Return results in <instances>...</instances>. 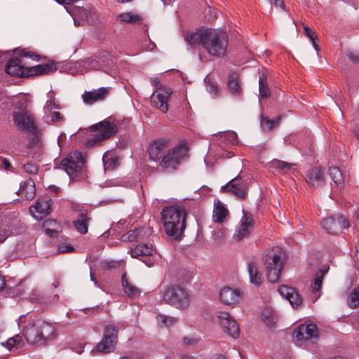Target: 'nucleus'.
<instances>
[{
	"instance_id": "19",
	"label": "nucleus",
	"mask_w": 359,
	"mask_h": 359,
	"mask_svg": "<svg viewBox=\"0 0 359 359\" xmlns=\"http://www.w3.org/2000/svg\"><path fill=\"white\" fill-rule=\"evenodd\" d=\"M294 336L297 341H302L317 338L318 336V327L315 324L301 325L294 332Z\"/></svg>"
},
{
	"instance_id": "53",
	"label": "nucleus",
	"mask_w": 359,
	"mask_h": 359,
	"mask_svg": "<svg viewBox=\"0 0 359 359\" xmlns=\"http://www.w3.org/2000/svg\"><path fill=\"white\" fill-rule=\"evenodd\" d=\"M11 235L9 228L6 224L0 225V242L4 241Z\"/></svg>"
},
{
	"instance_id": "7",
	"label": "nucleus",
	"mask_w": 359,
	"mask_h": 359,
	"mask_svg": "<svg viewBox=\"0 0 359 359\" xmlns=\"http://www.w3.org/2000/svg\"><path fill=\"white\" fill-rule=\"evenodd\" d=\"M163 300L167 304L181 310L187 309L190 305L189 294L180 287H168L164 292Z\"/></svg>"
},
{
	"instance_id": "33",
	"label": "nucleus",
	"mask_w": 359,
	"mask_h": 359,
	"mask_svg": "<svg viewBox=\"0 0 359 359\" xmlns=\"http://www.w3.org/2000/svg\"><path fill=\"white\" fill-rule=\"evenodd\" d=\"M88 222L89 218L87 217V211L83 210L80 212L79 219L74 222V226L81 233L85 234L88 231Z\"/></svg>"
},
{
	"instance_id": "25",
	"label": "nucleus",
	"mask_w": 359,
	"mask_h": 359,
	"mask_svg": "<svg viewBox=\"0 0 359 359\" xmlns=\"http://www.w3.org/2000/svg\"><path fill=\"white\" fill-rule=\"evenodd\" d=\"M306 182L313 187H320L324 182L322 170L318 168L311 169L306 175Z\"/></svg>"
},
{
	"instance_id": "43",
	"label": "nucleus",
	"mask_w": 359,
	"mask_h": 359,
	"mask_svg": "<svg viewBox=\"0 0 359 359\" xmlns=\"http://www.w3.org/2000/svg\"><path fill=\"white\" fill-rule=\"evenodd\" d=\"M29 69L32 70V73L29 74V75L45 74L51 72L53 70H55V67L50 64H44L36 65L34 67L29 68Z\"/></svg>"
},
{
	"instance_id": "24",
	"label": "nucleus",
	"mask_w": 359,
	"mask_h": 359,
	"mask_svg": "<svg viewBox=\"0 0 359 359\" xmlns=\"http://www.w3.org/2000/svg\"><path fill=\"white\" fill-rule=\"evenodd\" d=\"M208 28L200 29L199 30L187 34L184 39L192 47H196L200 45L203 46L205 41V34L208 32Z\"/></svg>"
},
{
	"instance_id": "37",
	"label": "nucleus",
	"mask_w": 359,
	"mask_h": 359,
	"mask_svg": "<svg viewBox=\"0 0 359 359\" xmlns=\"http://www.w3.org/2000/svg\"><path fill=\"white\" fill-rule=\"evenodd\" d=\"M149 233V230L144 228H138L134 230H130L124 235V236L129 241H138L144 238Z\"/></svg>"
},
{
	"instance_id": "16",
	"label": "nucleus",
	"mask_w": 359,
	"mask_h": 359,
	"mask_svg": "<svg viewBox=\"0 0 359 359\" xmlns=\"http://www.w3.org/2000/svg\"><path fill=\"white\" fill-rule=\"evenodd\" d=\"M246 183L240 176H237L223 186L221 191L223 192H230L240 198H244L246 194Z\"/></svg>"
},
{
	"instance_id": "30",
	"label": "nucleus",
	"mask_w": 359,
	"mask_h": 359,
	"mask_svg": "<svg viewBox=\"0 0 359 359\" xmlns=\"http://www.w3.org/2000/svg\"><path fill=\"white\" fill-rule=\"evenodd\" d=\"M121 283L124 292L128 297L135 298L140 295L139 288L128 280L126 273L122 275Z\"/></svg>"
},
{
	"instance_id": "49",
	"label": "nucleus",
	"mask_w": 359,
	"mask_h": 359,
	"mask_svg": "<svg viewBox=\"0 0 359 359\" xmlns=\"http://www.w3.org/2000/svg\"><path fill=\"white\" fill-rule=\"evenodd\" d=\"M23 172L29 175H36L39 172V166L36 163H27L22 166Z\"/></svg>"
},
{
	"instance_id": "44",
	"label": "nucleus",
	"mask_w": 359,
	"mask_h": 359,
	"mask_svg": "<svg viewBox=\"0 0 359 359\" xmlns=\"http://www.w3.org/2000/svg\"><path fill=\"white\" fill-rule=\"evenodd\" d=\"M259 86L260 96L262 98L269 97L270 96L271 92L266 83V76L264 74H262L259 76Z\"/></svg>"
},
{
	"instance_id": "48",
	"label": "nucleus",
	"mask_w": 359,
	"mask_h": 359,
	"mask_svg": "<svg viewBox=\"0 0 359 359\" xmlns=\"http://www.w3.org/2000/svg\"><path fill=\"white\" fill-rule=\"evenodd\" d=\"M47 97L48 100L44 106L45 113H48L53 109L59 108L58 105L55 103V95L51 90L47 93Z\"/></svg>"
},
{
	"instance_id": "61",
	"label": "nucleus",
	"mask_w": 359,
	"mask_h": 359,
	"mask_svg": "<svg viewBox=\"0 0 359 359\" xmlns=\"http://www.w3.org/2000/svg\"><path fill=\"white\" fill-rule=\"evenodd\" d=\"M355 225L359 229V207L354 213Z\"/></svg>"
},
{
	"instance_id": "54",
	"label": "nucleus",
	"mask_w": 359,
	"mask_h": 359,
	"mask_svg": "<svg viewBox=\"0 0 359 359\" xmlns=\"http://www.w3.org/2000/svg\"><path fill=\"white\" fill-rule=\"evenodd\" d=\"M304 32L305 35L307 37H309L311 40L318 39L317 36L316 35L315 32H313V30L308 26H304Z\"/></svg>"
},
{
	"instance_id": "23",
	"label": "nucleus",
	"mask_w": 359,
	"mask_h": 359,
	"mask_svg": "<svg viewBox=\"0 0 359 359\" xmlns=\"http://www.w3.org/2000/svg\"><path fill=\"white\" fill-rule=\"evenodd\" d=\"M108 94V89L102 87L97 90L86 91L82 95V99L85 104L91 105L96 102L103 101Z\"/></svg>"
},
{
	"instance_id": "20",
	"label": "nucleus",
	"mask_w": 359,
	"mask_h": 359,
	"mask_svg": "<svg viewBox=\"0 0 359 359\" xmlns=\"http://www.w3.org/2000/svg\"><path fill=\"white\" fill-rule=\"evenodd\" d=\"M242 292L240 290L230 287H223L219 292V299L225 305H234L240 302Z\"/></svg>"
},
{
	"instance_id": "11",
	"label": "nucleus",
	"mask_w": 359,
	"mask_h": 359,
	"mask_svg": "<svg viewBox=\"0 0 359 359\" xmlns=\"http://www.w3.org/2000/svg\"><path fill=\"white\" fill-rule=\"evenodd\" d=\"M13 121L19 130L33 132L35 130L34 115L29 111H22L13 114Z\"/></svg>"
},
{
	"instance_id": "6",
	"label": "nucleus",
	"mask_w": 359,
	"mask_h": 359,
	"mask_svg": "<svg viewBox=\"0 0 359 359\" xmlns=\"http://www.w3.org/2000/svg\"><path fill=\"white\" fill-rule=\"evenodd\" d=\"M188 152L186 144L182 142L171 149H168L159 161V165L165 172H171L175 170L180 164Z\"/></svg>"
},
{
	"instance_id": "56",
	"label": "nucleus",
	"mask_w": 359,
	"mask_h": 359,
	"mask_svg": "<svg viewBox=\"0 0 359 359\" xmlns=\"http://www.w3.org/2000/svg\"><path fill=\"white\" fill-rule=\"evenodd\" d=\"M151 84L155 87L156 90H163V88H165L164 87H163L161 86V84L160 83V81L157 77L151 78Z\"/></svg>"
},
{
	"instance_id": "5",
	"label": "nucleus",
	"mask_w": 359,
	"mask_h": 359,
	"mask_svg": "<svg viewBox=\"0 0 359 359\" xmlns=\"http://www.w3.org/2000/svg\"><path fill=\"white\" fill-rule=\"evenodd\" d=\"M117 129L116 124L107 119L93 125L90 127V130L94 134L86 140V145L87 147H93L100 144L102 141L114 135L117 132Z\"/></svg>"
},
{
	"instance_id": "64",
	"label": "nucleus",
	"mask_w": 359,
	"mask_h": 359,
	"mask_svg": "<svg viewBox=\"0 0 359 359\" xmlns=\"http://www.w3.org/2000/svg\"><path fill=\"white\" fill-rule=\"evenodd\" d=\"M182 359H196L192 355H188V354H184L182 355Z\"/></svg>"
},
{
	"instance_id": "15",
	"label": "nucleus",
	"mask_w": 359,
	"mask_h": 359,
	"mask_svg": "<svg viewBox=\"0 0 359 359\" xmlns=\"http://www.w3.org/2000/svg\"><path fill=\"white\" fill-rule=\"evenodd\" d=\"M6 72L17 77L28 76L32 73V70L28 67H24L22 61L18 57L11 58L6 65Z\"/></svg>"
},
{
	"instance_id": "35",
	"label": "nucleus",
	"mask_w": 359,
	"mask_h": 359,
	"mask_svg": "<svg viewBox=\"0 0 359 359\" xmlns=\"http://www.w3.org/2000/svg\"><path fill=\"white\" fill-rule=\"evenodd\" d=\"M261 318L263 322L269 328L271 329L275 327V325L277 322V317L272 309L269 308L264 309L261 314Z\"/></svg>"
},
{
	"instance_id": "58",
	"label": "nucleus",
	"mask_w": 359,
	"mask_h": 359,
	"mask_svg": "<svg viewBox=\"0 0 359 359\" xmlns=\"http://www.w3.org/2000/svg\"><path fill=\"white\" fill-rule=\"evenodd\" d=\"M347 56L348 59L353 62H359V55L353 52L348 53Z\"/></svg>"
},
{
	"instance_id": "36",
	"label": "nucleus",
	"mask_w": 359,
	"mask_h": 359,
	"mask_svg": "<svg viewBox=\"0 0 359 359\" xmlns=\"http://www.w3.org/2000/svg\"><path fill=\"white\" fill-rule=\"evenodd\" d=\"M327 272V269H325L323 270H320L318 273H316V277L314 278L313 284L311 286L312 290L314 293L316 294V299L320 297V290L322 287V283L325 274Z\"/></svg>"
},
{
	"instance_id": "9",
	"label": "nucleus",
	"mask_w": 359,
	"mask_h": 359,
	"mask_svg": "<svg viewBox=\"0 0 359 359\" xmlns=\"http://www.w3.org/2000/svg\"><path fill=\"white\" fill-rule=\"evenodd\" d=\"M84 161V158L81 152H72L61 161L60 168L63 169L69 177H73L81 171Z\"/></svg>"
},
{
	"instance_id": "62",
	"label": "nucleus",
	"mask_w": 359,
	"mask_h": 359,
	"mask_svg": "<svg viewBox=\"0 0 359 359\" xmlns=\"http://www.w3.org/2000/svg\"><path fill=\"white\" fill-rule=\"evenodd\" d=\"M312 41V44H313V46L314 48V49L318 52L320 50V46L317 43V41L318 39H313V40H311Z\"/></svg>"
},
{
	"instance_id": "22",
	"label": "nucleus",
	"mask_w": 359,
	"mask_h": 359,
	"mask_svg": "<svg viewBox=\"0 0 359 359\" xmlns=\"http://www.w3.org/2000/svg\"><path fill=\"white\" fill-rule=\"evenodd\" d=\"M278 292L282 297L287 299L293 308H299L302 304V298L293 287L281 285Z\"/></svg>"
},
{
	"instance_id": "50",
	"label": "nucleus",
	"mask_w": 359,
	"mask_h": 359,
	"mask_svg": "<svg viewBox=\"0 0 359 359\" xmlns=\"http://www.w3.org/2000/svg\"><path fill=\"white\" fill-rule=\"evenodd\" d=\"M45 118L46 121L49 123L50 121L52 123L58 122L63 119L61 114L58 111H48V113H45Z\"/></svg>"
},
{
	"instance_id": "29",
	"label": "nucleus",
	"mask_w": 359,
	"mask_h": 359,
	"mask_svg": "<svg viewBox=\"0 0 359 359\" xmlns=\"http://www.w3.org/2000/svg\"><path fill=\"white\" fill-rule=\"evenodd\" d=\"M155 252L151 245L138 244L134 249L131 250L130 254L133 257L151 256Z\"/></svg>"
},
{
	"instance_id": "55",
	"label": "nucleus",
	"mask_w": 359,
	"mask_h": 359,
	"mask_svg": "<svg viewBox=\"0 0 359 359\" xmlns=\"http://www.w3.org/2000/svg\"><path fill=\"white\" fill-rule=\"evenodd\" d=\"M58 250L61 253L69 252L74 250V248L69 245H60Z\"/></svg>"
},
{
	"instance_id": "63",
	"label": "nucleus",
	"mask_w": 359,
	"mask_h": 359,
	"mask_svg": "<svg viewBox=\"0 0 359 359\" xmlns=\"http://www.w3.org/2000/svg\"><path fill=\"white\" fill-rule=\"evenodd\" d=\"M6 285V281L3 276L0 275V290H3Z\"/></svg>"
},
{
	"instance_id": "52",
	"label": "nucleus",
	"mask_w": 359,
	"mask_h": 359,
	"mask_svg": "<svg viewBox=\"0 0 359 359\" xmlns=\"http://www.w3.org/2000/svg\"><path fill=\"white\" fill-rule=\"evenodd\" d=\"M205 82H208V84L206 86L207 90L209 92V93L212 96H216L218 93V88L216 84L214 83H210L209 82V78L206 77L205 79Z\"/></svg>"
},
{
	"instance_id": "32",
	"label": "nucleus",
	"mask_w": 359,
	"mask_h": 359,
	"mask_svg": "<svg viewBox=\"0 0 359 359\" xmlns=\"http://www.w3.org/2000/svg\"><path fill=\"white\" fill-rule=\"evenodd\" d=\"M117 20L122 23L139 24L142 21V17L134 12H125L116 16Z\"/></svg>"
},
{
	"instance_id": "21",
	"label": "nucleus",
	"mask_w": 359,
	"mask_h": 359,
	"mask_svg": "<svg viewBox=\"0 0 359 359\" xmlns=\"http://www.w3.org/2000/svg\"><path fill=\"white\" fill-rule=\"evenodd\" d=\"M66 9L73 17L74 25L76 26H79L85 21H88L94 18V12L93 10L87 8L74 7L70 10L67 8Z\"/></svg>"
},
{
	"instance_id": "3",
	"label": "nucleus",
	"mask_w": 359,
	"mask_h": 359,
	"mask_svg": "<svg viewBox=\"0 0 359 359\" xmlns=\"http://www.w3.org/2000/svg\"><path fill=\"white\" fill-rule=\"evenodd\" d=\"M205 34L203 48L205 51L212 56H224L229 43L226 33L221 29L208 28Z\"/></svg>"
},
{
	"instance_id": "27",
	"label": "nucleus",
	"mask_w": 359,
	"mask_h": 359,
	"mask_svg": "<svg viewBox=\"0 0 359 359\" xmlns=\"http://www.w3.org/2000/svg\"><path fill=\"white\" fill-rule=\"evenodd\" d=\"M100 60V57L93 56L86 60L79 62V66L81 67V72H83L89 69H99L102 67Z\"/></svg>"
},
{
	"instance_id": "51",
	"label": "nucleus",
	"mask_w": 359,
	"mask_h": 359,
	"mask_svg": "<svg viewBox=\"0 0 359 359\" xmlns=\"http://www.w3.org/2000/svg\"><path fill=\"white\" fill-rule=\"evenodd\" d=\"M182 341L185 345L194 346L201 341V337L197 335H189L183 337Z\"/></svg>"
},
{
	"instance_id": "40",
	"label": "nucleus",
	"mask_w": 359,
	"mask_h": 359,
	"mask_svg": "<svg viewBox=\"0 0 359 359\" xmlns=\"http://www.w3.org/2000/svg\"><path fill=\"white\" fill-rule=\"evenodd\" d=\"M23 343L22 336L16 334L13 337H10L6 341H1V346L6 347L8 350L11 351L13 348H19Z\"/></svg>"
},
{
	"instance_id": "1",
	"label": "nucleus",
	"mask_w": 359,
	"mask_h": 359,
	"mask_svg": "<svg viewBox=\"0 0 359 359\" xmlns=\"http://www.w3.org/2000/svg\"><path fill=\"white\" fill-rule=\"evenodd\" d=\"M18 324L22 328L24 338L30 344L46 343L53 340L57 336L55 325L41 318H28L26 321V316L22 315L18 318Z\"/></svg>"
},
{
	"instance_id": "57",
	"label": "nucleus",
	"mask_w": 359,
	"mask_h": 359,
	"mask_svg": "<svg viewBox=\"0 0 359 359\" xmlns=\"http://www.w3.org/2000/svg\"><path fill=\"white\" fill-rule=\"evenodd\" d=\"M23 56L25 57L32 58L34 60H39V55L36 54L34 52H29V51L24 52L23 53Z\"/></svg>"
},
{
	"instance_id": "4",
	"label": "nucleus",
	"mask_w": 359,
	"mask_h": 359,
	"mask_svg": "<svg viewBox=\"0 0 359 359\" xmlns=\"http://www.w3.org/2000/svg\"><path fill=\"white\" fill-rule=\"evenodd\" d=\"M264 265L266 277L269 282L276 283L284 264V252L280 247H274L266 250L264 255Z\"/></svg>"
},
{
	"instance_id": "14",
	"label": "nucleus",
	"mask_w": 359,
	"mask_h": 359,
	"mask_svg": "<svg viewBox=\"0 0 359 359\" xmlns=\"http://www.w3.org/2000/svg\"><path fill=\"white\" fill-rule=\"evenodd\" d=\"M169 147V141L165 139H158L151 143L147 148V153L150 160L159 162L165 154Z\"/></svg>"
},
{
	"instance_id": "18",
	"label": "nucleus",
	"mask_w": 359,
	"mask_h": 359,
	"mask_svg": "<svg viewBox=\"0 0 359 359\" xmlns=\"http://www.w3.org/2000/svg\"><path fill=\"white\" fill-rule=\"evenodd\" d=\"M169 89L163 88L160 90H155L151 96V102L152 105L163 113L168 111V100L171 95Z\"/></svg>"
},
{
	"instance_id": "39",
	"label": "nucleus",
	"mask_w": 359,
	"mask_h": 359,
	"mask_svg": "<svg viewBox=\"0 0 359 359\" xmlns=\"http://www.w3.org/2000/svg\"><path fill=\"white\" fill-rule=\"evenodd\" d=\"M156 320L158 325L161 327H169L175 325L178 322L177 318L163 314L158 315Z\"/></svg>"
},
{
	"instance_id": "46",
	"label": "nucleus",
	"mask_w": 359,
	"mask_h": 359,
	"mask_svg": "<svg viewBox=\"0 0 359 359\" xmlns=\"http://www.w3.org/2000/svg\"><path fill=\"white\" fill-rule=\"evenodd\" d=\"M229 90L233 94H239L241 91L240 81L236 76H231L228 81Z\"/></svg>"
},
{
	"instance_id": "13",
	"label": "nucleus",
	"mask_w": 359,
	"mask_h": 359,
	"mask_svg": "<svg viewBox=\"0 0 359 359\" xmlns=\"http://www.w3.org/2000/svg\"><path fill=\"white\" fill-rule=\"evenodd\" d=\"M322 227L330 233H335L341 228H348L349 222L343 215H337L325 219Z\"/></svg>"
},
{
	"instance_id": "2",
	"label": "nucleus",
	"mask_w": 359,
	"mask_h": 359,
	"mask_svg": "<svg viewBox=\"0 0 359 359\" xmlns=\"http://www.w3.org/2000/svg\"><path fill=\"white\" fill-rule=\"evenodd\" d=\"M186 211L181 205L165 207L161 211V220L165 233L175 240H180L186 228Z\"/></svg>"
},
{
	"instance_id": "41",
	"label": "nucleus",
	"mask_w": 359,
	"mask_h": 359,
	"mask_svg": "<svg viewBox=\"0 0 359 359\" xmlns=\"http://www.w3.org/2000/svg\"><path fill=\"white\" fill-rule=\"evenodd\" d=\"M23 343L22 336L16 334L13 337H10L6 341H1V346L6 347L8 350L11 351L13 348H19Z\"/></svg>"
},
{
	"instance_id": "59",
	"label": "nucleus",
	"mask_w": 359,
	"mask_h": 359,
	"mask_svg": "<svg viewBox=\"0 0 359 359\" xmlns=\"http://www.w3.org/2000/svg\"><path fill=\"white\" fill-rule=\"evenodd\" d=\"M27 99L25 96H22L21 97L19 103L18 104H16V107L18 109H22V108L26 107V102H27Z\"/></svg>"
},
{
	"instance_id": "31",
	"label": "nucleus",
	"mask_w": 359,
	"mask_h": 359,
	"mask_svg": "<svg viewBox=\"0 0 359 359\" xmlns=\"http://www.w3.org/2000/svg\"><path fill=\"white\" fill-rule=\"evenodd\" d=\"M43 229L50 237H53L61 232V226L55 219H46L43 223Z\"/></svg>"
},
{
	"instance_id": "47",
	"label": "nucleus",
	"mask_w": 359,
	"mask_h": 359,
	"mask_svg": "<svg viewBox=\"0 0 359 359\" xmlns=\"http://www.w3.org/2000/svg\"><path fill=\"white\" fill-rule=\"evenodd\" d=\"M347 304L351 309H355L359 305V287H355L351 292Z\"/></svg>"
},
{
	"instance_id": "12",
	"label": "nucleus",
	"mask_w": 359,
	"mask_h": 359,
	"mask_svg": "<svg viewBox=\"0 0 359 359\" xmlns=\"http://www.w3.org/2000/svg\"><path fill=\"white\" fill-rule=\"evenodd\" d=\"M217 318L221 327L226 333L234 339L239 336V326L230 313L227 312H220Z\"/></svg>"
},
{
	"instance_id": "60",
	"label": "nucleus",
	"mask_w": 359,
	"mask_h": 359,
	"mask_svg": "<svg viewBox=\"0 0 359 359\" xmlns=\"http://www.w3.org/2000/svg\"><path fill=\"white\" fill-rule=\"evenodd\" d=\"M271 4H273L276 7L284 8V4L283 0H269Z\"/></svg>"
},
{
	"instance_id": "26",
	"label": "nucleus",
	"mask_w": 359,
	"mask_h": 359,
	"mask_svg": "<svg viewBox=\"0 0 359 359\" xmlns=\"http://www.w3.org/2000/svg\"><path fill=\"white\" fill-rule=\"evenodd\" d=\"M19 192L28 201L34 198L36 194V187L34 180L30 178L23 184H20Z\"/></svg>"
},
{
	"instance_id": "34",
	"label": "nucleus",
	"mask_w": 359,
	"mask_h": 359,
	"mask_svg": "<svg viewBox=\"0 0 359 359\" xmlns=\"http://www.w3.org/2000/svg\"><path fill=\"white\" fill-rule=\"evenodd\" d=\"M248 271L251 283L255 285H260L262 283V277L258 271L257 265L253 262H250L248 266Z\"/></svg>"
},
{
	"instance_id": "42",
	"label": "nucleus",
	"mask_w": 359,
	"mask_h": 359,
	"mask_svg": "<svg viewBox=\"0 0 359 359\" xmlns=\"http://www.w3.org/2000/svg\"><path fill=\"white\" fill-rule=\"evenodd\" d=\"M280 121V117H278L274 120H271L266 117L262 116L260 122L261 127L264 131L270 132L279 125Z\"/></svg>"
},
{
	"instance_id": "28",
	"label": "nucleus",
	"mask_w": 359,
	"mask_h": 359,
	"mask_svg": "<svg viewBox=\"0 0 359 359\" xmlns=\"http://www.w3.org/2000/svg\"><path fill=\"white\" fill-rule=\"evenodd\" d=\"M228 213L225 205L219 201H215L212 217L215 222L222 223Z\"/></svg>"
},
{
	"instance_id": "17",
	"label": "nucleus",
	"mask_w": 359,
	"mask_h": 359,
	"mask_svg": "<svg viewBox=\"0 0 359 359\" xmlns=\"http://www.w3.org/2000/svg\"><path fill=\"white\" fill-rule=\"evenodd\" d=\"M52 201L48 197L37 200L34 205L29 208V212L36 219H42L51 211Z\"/></svg>"
},
{
	"instance_id": "38",
	"label": "nucleus",
	"mask_w": 359,
	"mask_h": 359,
	"mask_svg": "<svg viewBox=\"0 0 359 359\" xmlns=\"http://www.w3.org/2000/svg\"><path fill=\"white\" fill-rule=\"evenodd\" d=\"M328 174L337 187L341 188L343 187L344 177L339 168L336 166L330 167Z\"/></svg>"
},
{
	"instance_id": "45",
	"label": "nucleus",
	"mask_w": 359,
	"mask_h": 359,
	"mask_svg": "<svg viewBox=\"0 0 359 359\" xmlns=\"http://www.w3.org/2000/svg\"><path fill=\"white\" fill-rule=\"evenodd\" d=\"M294 165V164L278 159H273L269 163L270 168L283 171L292 169Z\"/></svg>"
},
{
	"instance_id": "10",
	"label": "nucleus",
	"mask_w": 359,
	"mask_h": 359,
	"mask_svg": "<svg viewBox=\"0 0 359 359\" xmlns=\"http://www.w3.org/2000/svg\"><path fill=\"white\" fill-rule=\"evenodd\" d=\"M253 219L250 213L243 210V217L236 227L233 238L241 241L249 236L253 229Z\"/></svg>"
},
{
	"instance_id": "8",
	"label": "nucleus",
	"mask_w": 359,
	"mask_h": 359,
	"mask_svg": "<svg viewBox=\"0 0 359 359\" xmlns=\"http://www.w3.org/2000/svg\"><path fill=\"white\" fill-rule=\"evenodd\" d=\"M118 339V329L113 325H107L103 330V337L97 344L95 351L109 353L115 349Z\"/></svg>"
}]
</instances>
